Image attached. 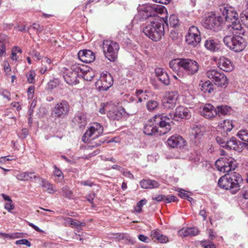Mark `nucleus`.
<instances>
[{
    "label": "nucleus",
    "mask_w": 248,
    "mask_h": 248,
    "mask_svg": "<svg viewBox=\"0 0 248 248\" xmlns=\"http://www.w3.org/2000/svg\"><path fill=\"white\" fill-rule=\"evenodd\" d=\"M41 185L42 187L46 188V190L50 194H53L56 191L53 185L45 179L42 180Z\"/></svg>",
    "instance_id": "nucleus-38"
},
{
    "label": "nucleus",
    "mask_w": 248,
    "mask_h": 248,
    "mask_svg": "<svg viewBox=\"0 0 248 248\" xmlns=\"http://www.w3.org/2000/svg\"><path fill=\"white\" fill-rule=\"evenodd\" d=\"M217 142L222 147L225 148L226 142L227 140L225 138H222L221 137L217 136L216 138Z\"/></svg>",
    "instance_id": "nucleus-50"
},
{
    "label": "nucleus",
    "mask_w": 248,
    "mask_h": 248,
    "mask_svg": "<svg viewBox=\"0 0 248 248\" xmlns=\"http://www.w3.org/2000/svg\"><path fill=\"white\" fill-rule=\"evenodd\" d=\"M35 72L34 70H30L26 75L27 81L29 83H34L35 82Z\"/></svg>",
    "instance_id": "nucleus-44"
},
{
    "label": "nucleus",
    "mask_w": 248,
    "mask_h": 248,
    "mask_svg": "<svg viewBox=\"0 0 248 248\" xmlns=\"http://www.w3.org/2000/svg\"><path fill=\"white\" fill-rule=\"evenodd\" d=\"M119 45L115 41L111 40H104L102 49L105 57L110 61H115L118 55Z\"/></svg>",
    "instance_id": "nucleus-7"
},
{
    "label": "nucleus",
    "mask_w": 248,
    "mask_h": 248,
    "mask_svg": "<svg viewBox=\"0 0 248 248\" xmlns=\"http://www.w3.org/2000/svg\"><path fill=\"white\" fill-rule=\"evenodd\" d=\"M73 122L80 128L84 127L87 124L86 117L84 114H78L73 119Z\"/></svg>",
    "instance_id": "nucleus-32"
},
{
    "label": "nucleus",
    "mask_w": 248,
    "mask_h": 248,
    "mask_svg": "<svg viewBox=\"0 0 248 248\" xmlns=\"http://www.w3.org/2000/svg\"><path fill=\"white\" fill-rule=\"evenodd\" d=\"M135 95L134 100L137 103H142L148 97L146 93L144 92L142 90H137L136 91Z\"/></svg>",
    "instance_id": "nucleus-35"
},
{
    "label": "nucleus",
    "mask_w": 248,
    "mask_h": 248,
    "mask_svg": "<svg viewBox=\"0 0 248 248\" xmlns=\"http://www.w3.org/2000/svg\"><path fill=\"white\" fill-rule=\"evenodd\" d=\"M79 76L82 77L84 80L91 81L95 76V72L90 67L79 64Z\"/></svg>",
    "instance_id": "nucleus-21"
},
{
    "label": "nucleus",
    "mask_w": 248,
    "mask_h": 248,
    "mask_svg": "<svg viewBox=\"0 0 248 248\" xmlns=\"http://www.w3.org/2000/svg\"><path fill=\"white\" fill-rule=\"evenodd\" d=\"M123 175L124 176L130 179H134V176L132 173L128 170H124L121 172Z\"/></svg>",
    "instance_id": "nucleus-56"
},
{
    "label": "nucleus",
    "mask_w": 248,
    "mask_h": 248,
    "mask_svg": "<svg viewBox=\"0 0 248 248\" xmlns=\"http://www.w3.org/2000/svg\"><path fill=\"white\" fill-rule=\"evenodd\" d=\"M225 148L228 150H234L238 152L242 151V142L238 141L235 137H232L229 140H227Z\"/></svg>",
    "instance_id": "nucleus-25"
},
{
    "label": "nucleus",
    "mask_w": 248,
    "mask_h": 248,
    "mask_svg": "<svg viewBox=\"0 0 248 248\" xmlns=\"http://www.w3.org/2000/svg\"><path fill=\"white\" fill-rule=\"evenodd\" d=\"M62 191L63 194L66 197L71 199L73 197V192L67 186H64L62 188Z\"/></svg>",
    "instance_id": "nucleus-47"
},
{
    "label": "nucleus",
    "mask_w": 248,
    "mask_h": 248,
    "mask_svg": "<svg viewBox=\"0 0 248 248\" xmlns=\"http://www.w3.org/2000/svg\"><path fill=\"white\" fill-rule=\"evenodd\" d=\"M168 116L157 114L151 118L145 125L144 133L147 135H153L157 133L165 134L170 131L171 126Z\"/></svg>",
    "instance_id": "nucleus-1"
},
{
    "label": "nucleus",
    "mask_w": 248,
    "mask_h": 248,
    "mask_svg": "<svg viewBox=\"0 0 248 248\" xmlns=\"http://www.w3.org/2000/svg\"><path fill=\"white\" fill-rule=\"evenodd\" d=\"M170 118L176 121L184 118H189L191 116V113L187 108L182 106L177 107L175 109L174 114H170ZM170 119V118L169 117Z\"/></svg>",
    "instance_id": "nucleus-18"
},
{
    "label": "nucleus",
    "mask_w": 248,
    "mask_h": 248,
    "mask_svg": "<svg viewBox=\"0 0 248 248\" xmlns=\"http://www.w3.org/2000/svg\"><path fill=\"white\" fill-rule=\"evenodd\" d=\"M79 60L85 63H91L95 59V54L90 50L84 49L78 53Z\"/></svg>",
    "instance_id": "nucleus-22"
},
{
    "label": "nucleus",
    "mask_w": 248,
    "mask_h": 248,
    "mask_svg": "<svg viewBox=\"0 0 248 248\" xmlns=\"http://www.w3.org/2000/svg\"><path fill=\"white\" fill-rule=\"evenodd\" d=\"M140 185L144 189L156 188L159 186L158 182L155 180L145 179L140 181Z\"/></svg>",
    "instance_id": "nucleus-30"
},
{
    "label": "nucleus",
    "mask_w": 248,
    "mask_h": 248,
    "mask_svg": "<svg viewBox=\"0 0 248 248\" xmlns=\"http://www.w3.org/2000/svg\"><path fill=\"white\" fill-rule=\"evenodd\" d=\"M16 245H25L29 247L31 246V243H30V242H29L27 239H25L17 240L16 242Z\"/></svg>",
    "instance_id": "nucleus-49"
},
{
    "label": "nucleus",
    "mask_w": 248,
    "mask_h": 248,
    "mask_svg": "<svg viewBox=\"0 0 248 248\" xmlns=\"http://www.w3.org/2000/svg\"><path fill=\"white\" fill-rule=\"evenodd\" d=\"M177 201V198L173 195L164 196V202L166 203H170Z\"/></svg>",
    "instance_id": "nucleus-48"
},
{
    "label": "nucleus",
    "mask_w": 248,
    "mask_h": 248,
    "mask_svg": "<svg viewBox=\"0 0 248 248\" xmlns=\"http://www.w3.org/2000/svg\"><path fill=\"white\" fill-rule=\"evenodd\" d=\"M179 196L183 199H186L188 195L186 193V191L185 190L180 189L179 191Z\"/></svg>",
    "instance_id": "nucleus-63"
},
{
    "label": "nucleus",
    "mask_w": 248,
    "mask_h": 248,
    "mask_svg": "<svg viewBox=\"0 0 248 248\" xmlns=\"http://www.w3.org/2000/svg\"><path fill=\"white\" fill-rule=\"evenodd\" d=\"M167 12L166 8L161 5L145 4L139 9V16L141 18L146 19L151 16H155L158 14H163Z\"/></svg>",
    "instance_id": "nucleus-6"
},
{
    "label": "nucleus",
    "mask_w": 248,
    "mask_h": 248,
    "mask_svg": "<svg viewBox=\"0 0 248 248\" xmlns=\"http://www.w3.org/2000/svg\"><path fill=\"white\" fill-rule=\"evenodd\" d=\"M178 94L177 92H168L165 93L163 105L167 109L173 108L176 105Z\"/></svg>",
    "instance_id": "nucleus-17"
},
{
    "label": "nucleus",
    "mask_w": 248,
    "mask_h": 248,
    "mask_svg": "<svg viewBox=\"0 0 248 248\" xmlns=\"http://www.w3.org/2000/svg\"><path fill=\"white\" fill-rule=\"evenodd\" d=\"M219 13L224 16L225 20L231 22L229 28L233 33H240L242 25L238 18V15L233 8L228 5H220Z\"/></svg>",
    "instance_id": "nucleus-3"
},
{
    "label": "nucleus",
    "mask_w": 248,
    "mask_h": 248,
    "mask_svg": "<svg viewBox=\"0 0 248 248\" xmlns=\"http://www.w3.org/2000/svg\"><path fill=\"white\" fill-rule=\"evenodd\" d=\"M205 242L206 241H203L202 243L204 248H215V245L212 242H210L209 244H206Z\"/></svg>",
    "instance_id": "nucleus-64"
},
{
    "label": "nucleus",
    "mask_w": 248,
    "mask_h": 248,
    "mask_svg": "<svg viewBox=\"0 0 248 248\" xmlns=\"http://www.w3.org/2000/svg\"><path fill=\"white\" fill-rule=\"evenodd\" d=\"M236 160L230 156H223L217 159L215 165L217 170L223 173H228L234 170L237 167Z\"/></svg>",
    "instance_id": "nucleus-9"
},
{
    "label": "nucleus",
    "mask_w": 248,
    "mask_h": 248,
    "mask_svg": "<svg viewBox=\"0 0 248 248\" xmlns=\"http://www.w3.org/2000/svg\"><path fill=\"white\" fill-rule=\"evenodd\" d=\"M201 115L206 119H211L217 114V110L210 104H206L200 108Z\"/></svg>",
    "instance_id": "nucleus-20"
},
{
    "label": "nucleus",
    "mask_w": 248,
    "mask_h": 248,
    "mask_svg": "<svg viewBox=\"0 0 248 248\" xmlns=\"http://www.w3.org/2000/svg\"><path fill=\"white\" fill-rule=\"evenodd\" d=\"M151 235L153 238H155L161 243H167L169 241L168 237L161 234L158 230L152 231Z\"/></svg>",
    "instance_id": "nucleus-31"
},
{
    "label": "nucleus",
    "mask_w": 248,
    "mask_h": 248,
    "mask_svg": "<svg viewBox=\"0 0 248 248\" xmlns=\"http://www.w3.org/2000/svg\"><path fill=\"white\" fill-rule=\"evenodd\" d=\"M79 64L75 63L72 65L70 69H66L63 75L65 82L69 85H76L78 83V78H80Z\"/></svg>",
    "instance_id": "nucleus-12"
},
{
    "label": "nucleus",
    "mask_w": 248,
    "mask_h": 248,
    "mask_svg": "<svg viewBox=\"0 0 248 248\" xmlns=\"http://www.w3.org/2000/svg\"><path fill=\"white\" fill-rule=\"evenodd\" d=\"M186 142V140L181 136L174 135L168 139L167 144L172 148H181L185 145Z\"/></svg>",
    "instance_id": "nucleus-19"
},
{
    "label": "nucleus",
    "mask_w": 248,
    "mask_h": 248,
    "mask_svg": "<svg viewBox=\"0 0 248 248\" xmlns=\"http://www.w3.org/2000/svg\"><path fill=\"white\" fill-rule=\"evenodd\" d=\"M110 109L107 111V115L109 118L112 120H119L122 117V114L120 113L117 108L113 106H109Z\"/></svg>",
    "instance_id": "nucleus-29"
},
{
    "label": "nucleus",
    "mask_w": 248,
    "mask_h": 248,
    "mask_svg": "<svg viewBox=\"0 0 248 248\" xmlns=\"http://www.w3.org/2000/svg\"><path fill=\"white\" fill-rule=\"evenodd\" d=\"M17 233L8 234L3 232H0V237H10L11 238H16L18 237V236H17Z\"/></svg>",
    "instance_id": "nucleus-53"
},
{
    "label": "nucleus",
    "mask_w": 248,
    "mask_h": 248,
    "mask_svg": "<svg viewBox=\"0 0 248 248\" xmlns=\"http://www.w3.org/2000/svg\"><path fill=\"white\" fill-rule=\"evenodd\" d=\"M240 17L243 24L248 28V10H243L240 14Z\"/></svg>",
    "instance_id": "nucleus-39"
},
{
    "label": "nucleus",
    "mask_w": 248,
    "mask_h": 248,
    "mask_svg": "<svg viewBox=\"0 0 248 248\" xmlns=\"http://www.w3.org/2000/svg\"><path fill=\"white\" fill-rule=\"evenodd\" d=\"M183 59H173L170 61L169 65L170 67L173 71L181 72L182 63Z\"/></svg>",
    "instance_id": "nucleus-34"
},
{
    "label": "nucleus",
    "mask_w": 248,
    "mask_h": 248,
    "mask_svg": "<svg viewBox=\"0 0 248 248\" xmlns=\"http://www.w3.org/2000/svg\"><path fill=\"white\" fill-rule=\"evenodd\" d=\"M103 132V126L99 123L93 124L84 134L82 140L84 142H88L97 139Z\"/></svg>",
    "instance_id": "nucleus-11"
},
{
    "label": "nucleus",
    "mask_w": 248,
    "mask_h": 248,
    "mask_svg": "<svg viewBox=\"0 0 248 248\" xmlns=\"http://www.w3.org/2000/svg\"><path fill=\"white\" fill-rule=\"evenodd\" d=\"M201 40L200 32L198 28L194 26H191L188 34L186 36V41L189 45L196 46Z\"/></svg>",
    "instance_id": "nucleus-16"
},
{
    "label": "nucleus",
    "mask_w": 248,
    "mask_h": 248,
    "mask_svg": "<svg viewBox=\"0 0 248 248\" xmlns=\"http://www.w3.org/2000/svg\"><path fill=\"white\" fill-rule=\"evenodd\" d=\"M242 181L240 174L236 172L231 174H225L218 180V186L226 190H230L232 193L235 194L240 188L239 183Z\"/></svg>",
    "instance_id": "nucleus-4"
},
{
    "label": "nucleus",
    "mask_w": 248,
    "mask_h": 248,
    "mask_svg": "<svg viewBox=\"0 0 248 248\" xmlns=\"http://www.w3.org/2000/svg\"><path fill=\"white\" fill-rule=\"evenodd\" d=\"M206 76L212 80L218 87L225 88L229 83L228 79L224 73L216 70H209L206 72Z\"/></svg>",
    "instance_id": "nucleus-10"
},
{
    "label": "nucleus",
    "mask_w": 248,
    "mask_h": 248,
    "mask_svg": "<svg viewBox=\"0 0 248 248\" xmlns=\"http://www.w3.org/2000/svg\"><path fill=\"white\" fill-rule=\"evenodd\" d=\"M146 202L147 201L145 199H142L134 207L135 212L137 213H140L142 210V206L145 205Z\"/></svg>",
    "instance_id": "nucleus-43"
},
{
    "label": "nucleus",
    "mask_w": 248,
    "mask_h": 248,
    "mask_svg": "<svg viewBox=\"0 0 248 248\" xmlns=\"http://www.w3.org/2000/svg\"><path fill=\"white\" fill-rule=\"evenodd\" d=\"M233 127L232 122L229 120H224L222 123H220L218 125L219 129L223 130L224 132H226V134L228 132H230Z\"/></svg>",
    "instance_id": "nucleus-33"
},
{
    "label": "nucleus",
    "mask_w": 248,
    "mask_h": 248,
    "mask_svg": "<svg viewBox=\"0 0 248 248\" xmlns=\"http://www.w3.org/2000/svg\"><path fill=\"white\" fill-rule=\"evenodd\" d=\"M182 73L185 75L192 76L196 74L199 69L198 62L190 59H183Z\"/></svg>",
    "instance_id": "nucleus-13"
},
{
    "label": "nucleus",
    "mask_w": 248,
    "mask_h": 248,
    "mask_svg": "<svg viewBox=\"0 0 248 248\" xmlns=\"http://www.w3.org/2000/svg\"><path fill=\"white\" fill-rule=\"evenodd\" d=\"M53 175L55 178L54 181L57 183L61 182L64 178V176L62 171L58 169L56 166H54Z\"/></svg>",
    "instance_id": "nucleus-37"
},
{
    "label": "nucleus",
    "mask_w": 248,
    "mask_h": 248,
    "mask_svg": "<svg viewBox=\"0 0 248 248\" xmlns=\"http://www.w3.org/2000/svg\"><path fill=\"white\" fill-rule=\"evenodd\" d=\"M113 80L110 74L102 72L99 79L95 82V86L99 91H107L113 84Z\"/></svg>",
    "instance_id": "nucleus-14"
},
{
    "label": "nucleus",
    "mask_w": 248,
    "mask_h": 248,
    "mask_svg": "<svg viewBox=\"0 0 248 248\" xmlns=\"http://www.w3.org/2000/svg\"><path fill=\"white\" fill-rule=\"evenodd\" d=\"M70 110V106L65 100H62L57 103L52 110V114L55 118H63L66 116Z\"/></svg>",
    "instance_id": "nucleus-15"
},
{
    "label": "nucleus",
    "mask_w": 248,
    "mask_h": 248,
    "mask_svg": "<svg viewBox=\"0 0 248 248\" xmlns=\"http://www.w3.org/2000/svg\"><path fill=\"white\" fill-rule=\"evenodd\" d=\"M166 72L161 68H156L155 69V73L156 76L158 77H160L163 74H165Z\"/></svg>",
    "instance_id": "nucleus-57"
},
{
    "label": "nucleus",
    "mask_w": 248,
    "mask_h": 248,
    "mask_svg": "<svg viewBox=\"0 0 248 248\" xmlns=\"http://www.w3.org/2000/svg\"><path fill=\"white\" fill-rule=\"evenodd\" d=\"M158 79L162 83L165 85H168L170 83V78L166 72L159 77Z\"/></svg>",
    "instance_id": "nucleus-46"
},
{
    "label": "nucleus",
    "mask_w": 248,
    "mask_h": 248,
    "mask_svg": "<svg viewBox=\"0 0 248 248\" xmlns=\"http://www.w3.org/2000/svg\"><path fill=\"white\" fill-rule=\"evenodd\" d=\"M139 239L143 242L148 243L149 241V238L143 234H140L138 236Z\"/></svg>",
    "instance_id": "nucleus-62"
},
{
    "label": "nucleus",
    "mask_w": 248,
    "mask_h": 248,
    "mask_svg": "<svg viewBox=\"0 0 248 248\" xmlns=\"http://www.w3.org/2000/svg\"><path fill=\"white\" fill-rule=\"evenodd\" d=\"M6 54V45L0 44V57H2Z\"/></svg>",
    "instance_id": "nucleus-60"
},
{
    "label": "nucleus",
    "mask_w": 248,
    "mask_h": 248,
    "mask_svg": "<svg viewBox=\"0 0 248 248\" xmlns=\"http://www.w3.org/2000/svg\"><path fill=\"white\" fill-rule=\"evenodd\" d=\"M179 20L176 16L171 15L169 18V24L172 27H175L178 25Z\"/></svg>",
    "instance_id": "nucleus-45"
},
{
    "label": "nucleus",
    "mask_w": 248,
    "mask_h": 248,
    "mask_svg": "<svg viewBox=\"0 0 248 248\" xmlns=\"http://www.w3.org/2000/svg\"><path fill=\"white\" fill-rule=\"evenodd\" d=\"M3 67H4V72L6 73V74L10 75V72L11 71V69L10 66L9 65V63H8V62L5 61L4 62Z\"/></svg>",
    "instance_id": "nucleus-52"
},
{
    "label": "nucleus",
    "mask_w": 248,
    "mask_h": 248,
    "mask_svg": "<svg viewBox=\"0 0 248 248\" xmlns=\"http://www.w3.org/2000/svg\"><path fill=\"white\" fill-rule=\"evenodd\" d=\"M60 219L64 221L63 224L66 227L69 226L72 228H78L80 226H85L86 225V223L84 221L80 222L77 219H73L69 217H61Z\"/></svg>",
    "instance_id": "nucleus-23"
},
{
    "label": "nucleus",
    "mask_w": 248,
    "mask_h": 248,
    "mask_svg": "<svg viewBox=\"0 0 248 248\" xmlns=\"http://www.w3.org/2000/svg\"><path fill=\"white\" fill-rule=\"evenodd\" d=\"M201 90L204 93H211L214 90V85L210 81H206L201 84Z\"/></svg>",
    "instance_id": "nucleus-36"
},
{
    "label": "nucleus",
    "mask_w": 248,
    "mask_h": 248,
    "mask_svg": "<svg viewBox=\"0 0 248 248\" xmlns=\"http://www.w3.org/2000/svg\"><path fill=\"white\" fill-rule=\"evenodd\" d=\"M34 174V172L31 171L19 172L16 175V178L20 181H30L38 178Z\"/></svg>",
    "instance_id": "nucleus-26"
},
{
    "label": "nucleus",
    "mask_w": 248,
    "mask_h": 248,
    "mask_svg": "<svg viewBox=\"0 0 248 248\" xmlns=\"http://www.w3.org/2000/svg\"><path fill=\"white\" fill-rule=\"evenodd\" d=\"M223 41L230 49L235 52L242 51L246 46L245 40L239 35L226 36Z\"/></svg>",
    "instance_id": "nucleus-8"
},
{
    "label": "nucleus",
    "mask_w": 248,
    "mask_h": 248,
    "mask_svg": "<svg viewBox=\"0 0 248 248\" xmlns=\"http://www.w3.org/2000/svg\"><path fill=\"white\" fill-rule=\"evenodd\" d=\"M199 231L196 227L183 228L178 231L180 236L187 237L188 236H195L198 234Z\"/></svg>",
    "instance_id": "nucleus-27"
},
{
    "label": "nucleus",
    "mask_w": 248,
    "mask_h": 248,
    "mask_svg": "<svg viewBox=\"0 0 248 248\" xmlns=\"http://www.w3.org/2000/svg\"><path fill=\"white\" fill-rule=\"evenodd\" d=\"M224 20L225 19L222 15L221 16L211 12L207 14L202 23L205 28L217 31L221 30V26Z\"/></svg>",
    "instance_id": "nucleus-5"
},
{
    "label": "nucleus",
    "mask_w": 248,
    "mask_h": 248,
    "mask_svg": "<svg viewBox=\"0 0 248 248\" xmlns=\"http://www.w3.org/2000/svg\"><path fill=\"white\" fill-rule=\"evenodd\" d=\"M34 92V87L33 86H31L28 89V97L30 99L33 98Z\"/></svg>",
    "instance_id": "nucleus-51"
},
{
    "label": "nucleus",
    "mask_w": 248,
    "mask_h": 248,
    "mask_svg": "<svg viewBox=\"0 0 248 248\" xmlns=\"http://www.w3.org/2000/svg\"><path fill=\"white\" fill-rule=\"evenodd\" d=\"M31 27L33 29L36 30L38 33L42 32L44 29L43 26H41L39 24L36 23H33Z\"/></svg>",
    "instance_id": "nucleus-55"
},
{
    "label": "nucleus",
    "mask_w": 248,
    "mask_h": 248,
    "mask_svg": "<svg viewBox=\"0 0 248 248\" xmlns=\"http://www.w3.org/2000/svg\"><path fill=\"white\" fill-rule=\"evenodd\" d=\"M205 47L209 50L215 52L219 48V44L216 39L209 38L206 40L204 43Z\"/></svg>",
    "instance_id": "nucleus-28"
},
{
    "label": "nucleus",
    "mask_w": 248,
    "mask_h": 248,
    "mask_svg": "<svg viewBox=\"0 0 248 248\" xmlns=\"http://www.w3.org/2000/svg\"><path fill=\"white\" fill-rule=\"evenodd\" d=\"M158 105V102L154 100L149 101L146 104V107L148 110L152 111L155 109Z\"/></svg>",
    "instance_id": "nucleus-42"
},
{
    "label": "nucleus",
    "mask_w": 248,
    "mask_h": 248,
    "mask_svg": "<svg viewBox=\"0 0 248 248\" xmlns=\"http://www.w3.org/2000/svg\"><path fill=\"white\" fill-rule=\"evenodd\" d=\"M1 95L5 98H6L8 101L11 100L10 93L9 92L6 90H4L1 93Z\"/></svg>",
    "instance_id": "nucleus-58"
},
{
    "label": "nucleus",
    "mask_w": 248,
    "mask_h": 248,
    "mask_svg": "<svg viewBox=\"0 0 248 248\" xmlns=\"http://www.w3.org/2000/svg\"><path fill=\"white\" fill-rule=\"evenodd\" d=\"M236 135L244 141L248 140V130L247 129L240 130Z\"/></svg>",
    "instance_id": "nucleus-40"
},
{
    "label": "nucleus",
    "mask_w": 248,
    "mask_h": 248,
    "mask_svg": "<svg viewBox=\"0 0 248 248\" xmlns=\"http://www.w3.org/2000/svg\"><path fill=\"white\" fill-rule=\"evenodd\" d=\"M14 208V204L12 203V202H7L5 204V208L9 212H11V211Z\"/></svg>",
    "instance_id": "nucleus-61"
},
{
    "label": "nucleus",
    "mask_w": 248,
    "mask_h": 248,
    "mask_svg": "<svg viewBox=\"0 0 248 248\" xmlns=\"http://www.w3.org/2000/svg\"><path fill=\"white\" fill-rule=\"evenodd\" d=\"M218 67L225 72H231L234 68L232 62L229 59L224 57L220 58L218 62Z\"/></svg>",
    "instance_id": "nucleus-24"
},
{
    "label": "nucleus",
    "mask_w": 248,
    "mask_h": 248,
    "mask_svg": "<svg viewBox=\"0 0 248 248\" xmlns=\"http://www.w3.org/2000/svg\"><path fill=\"white\" fill-rule=\"evenodd\" d=\"M230 108L227 106H220L217 107V113L219 115H227L230 112Z\"/></svg>",
    "instance_id": "nucleus-41"
},
{
    "label": "nucleus",
    "mask_w": 248,
    "mask_h": 248,
    "mask_svg": "<svg viewBox=\"0 0 248 248\" xmlns=\"http://www.w3.org/2000/svg\"><path fill=\"white\" fill-rule=\"evenodd\" d=\"M242 195L245 199H248V187H244L241 190Z\"/></svg>",
    "instance_id": "nucleus-59"
},
{
    "label": "nucleus",
    "mask_w": 248,
    "mask_h": 248,
    "mask_svg": "<svg viewBox=\"0 0 248 248\" xmlns=\"http://www.w3.org/2000/svg\"><path fill=\"white\" fill-rule=\"evenodd\" d=\"M8 40V37L3 33L0 34V45H5Z\"/></svg>",
    "instance_id": "nucleus-54"
},
{
    "label": "nucleus",
    "mask_w": 248,
    "mask_h": 248,
    "mask_svg": "<svg viewBox=\"0 0 248 248\" xmlns=\"http://www.w3.org/2000/svg\"><path fill=\"white\" fill-rule=\"evenodd\" d=\"M155 18L143 28V32L149 38L155 41H159L164 35V27L163 22L168 25L167 18Z\"/></svg>",
    "instance_id": "nucleus-2"
}]
</instances>
